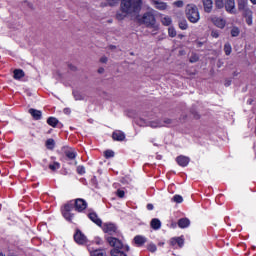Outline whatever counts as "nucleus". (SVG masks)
<instances>
[{
    "mask_svg": "<svg viewBox=\"0 0 256 256\" xmlns=\"http://www.w3.org/2000/svg\"><path fill=\"white\" fill-rule=\"evenodd\" d=\"M73 207H75V210L81 213V211H85L87 209V202L84 199L78 198L75 200V202L70 201L62 207V215L66 221H73V214L71 211H73Z\"/></svg>",
    "mask_w": 256,
    "mask_h": 256,
    "instance_id": "obj_1",
    "label": "nucleus"
},
{
    "mask_svg": "<svg viewBox=\"0 0 256 256\" xmlns=\"http://www.w3.org/2000/svg\"><path fill=\"white\" fill-rule=\"evenodd\" d=\"M143 7V0H121L120 9L124 13H128L131 17L139 15Z\"/></svg>",
    "mask_w": 256,
    "mask_h": 256,
    "instance_id": "obj_2",
    "label": "nucleus"
},
{
    "mask_svg": "<svg viewBox=\"0 0 256 256\" xmlns=\"http://www.w3.org/2000/svg\"><path fill=\"white\" fill-rule=\"evenodd\" d=\"M186 17L190 23H198L199 19H201V15L199 14V9L197 6L193 4H189L186 7Z\"/></svg>",
    "mask_w": 256,
    "mask_h": 256,
    "instance_id": "obj_3",
    "label": "nucleus"
},
{
    "mask_svg": "<svg viewBox=\"0 0 256 256\" xmlns=\"http://www.w3.org/2000/svg\"><path fill=\"white\" fill-rule=\"evenodd\" d=\"M142 23L146 27H153L155 26L156 20H155V15L152 14V12H146L142 16Z\"/></svg>",
    "mask_w": 256,
    "mask_h": 256,
    "instance_id": "obj_4",
    "label": "nucleus"
},
{
    "mask_svg": "<svg viewBox=\"0 0 256 256\" xmlns=\"http://www.w3.org/2000/svg\"><path fill=\"white\" fill-rule=\"evenodd\" d=\"M106 241L110 245V247H113V249H123V242L115 237H107Z\"/></svg>",
    "mask_w": 256,
    "mask_h": 256,
    "instance_id": "obj_5",
    "label": "nucleus"
},
{
    "mask_svg": "<svg viewBox=\"0 0 256 256\" xmlns=\"http://www.w3.org/2000/svg\"><path fill=\"white\" fill-rule=\"evenodd\" d=\"M74 241L78 245H85L87 243V236L81 232V230H76V233L74 234Z\"/></svg>",
    "mask_w": 256,
    "mask_h": 256,
    "instance_id": "obj_6",
    "label": "nucleus"
},
{
    "mask_svg": "<svg viewBox=\"0 0 256 256\" xmlns=\"http://www.w3.org/2000/svg\"><path fill=\"white\" fill-rule=\"evenodd\" d=\"M210 20L218 29H225V25H227V21L221 17L213 16Z\"/></svg>",
    "mask_w": 256,
    "mask_h": 256,
    "instance_id": "obj_7",
    "label": "nucleus"
},
{
    "mask_svg": "<svg viewBox=\"0 0 256 256\" xmlns=\"http://www.w3.org/2000/svg\"><path fill=\"white\" fill-rule=\"evenodd\" d=\"M104 233H108L109 235H113V233H117V226L113 223H106L103 226Z\"/></svg>",
    "mask_w": 256,
    "mask_h": 256,
    "instance_id": "obj_8",
    "label": "nucleus"
},
{
    "mask_svg": "<svg viewBox=\"0 0 256 256\" xmlns=\"http://www.w3.org/2000/svg\"><path fill=\"white\" fill-rule=\"evenodd\" d=\"M191 161V159L187 156H183L180 155L176 158V162L178 163V165L180 167H187V165H189V162Z\"/></svg>",
    "mask_w": 256,
    "mask_h": 256,
    "instance_id": "obj_9",
    "label": "nucleus"
},
{
    "mask_svg": "<svg viewBox=\"0 0 256 256\" xmlns=\"http://www.w3.org/2000/svg\"><path fill=\"white\" fill-rule=\"evenodd\" d=\"M151 4L155 9H159V11H165V9H167V3L159 0H151Z\"/></svg>",
    "mask_w": 256,
    "mask_h": 256,
    "instance_id": "obj_10",
    "label": "nucleus"
},
{
    "mask_svg": "<svg viewBox=\"0 0 256 256\" xmlns=\"http://www.w3.org/2000/svg\"><path fill=\"white\" fill-rule=\"evenodd\" d=\"M88 217L90 220H92L93 223L98 225V227H101V225L103 224V221H101V218H99V216H97V213L95 212L89 213Z\"/></svg>",
    "mask_w": 256,
    "mask_h": 256,
    "instance_id": "obj_11",
    "label": "nucleus"
},
{
    "mask_svg": "<svg viewBox=\"0 0 256 256\" xmlns=\"http://www.w3.org/2000/svg\"><path fill=\"white\" fill-rule=\"evenodd\" d=\"M112 139L114 141H125V133H123L121 130H116L112 134Z\"/></svg>",
    "mask_w": 256,
    "mask_h": 256,
    "instance_id": "obj_12",
    "label": "nucleus"
},
{
    "mask_svg": "<svg viewBox=\"0 0 256 256\" xmlns=\"http://www.w3.org/2000/svg\"><path fill=\"white\" fill-rule=\"evenodd\" d=\"M225 9L228 13H235V0H226Z\"/></svg>",
    "mask_w": 256,
    "mask_h": 256,
    "instance_id": "obj_13",
    "label": "nucleus"
},
{
    "mask_svg": "<svg viewBox=\"0 0 256 256\" xmlns=\"http://www.w3.org/2000/svg\"><path fill=\"white\" fill-rule=\"evenodd\" d=\"M244 17L246 19L247 25H249V26L253 25V11L245 10Z\"/></svg>",
    "mask_w": 256,
    "mask_h": 256,
    "instance_id": "obj_14",
    "label": "nucleus"
},
{
    "mask_svg": "<svg viewBox=\"0 0 256 256\" xmlns=\"http://www.w3.org/2000/svg\"><path fill=\"white\" fill-rule=\"evenodd\" d=\"M191 225V221L188 218H182L178 220V227L180 229H187Z\"/></svg>",
    "mask_w": 256,
    "mask_h": 256,
    "instance_id": "obj_15",
    "label": "nucleus"
},
{
    "mask_svg": "<svg viewBox=\"0 0 256 256\" xmlns=\"http://www.w3.org/2000/svg\"><path fill=\"white\" fill-rule=\"evenodd\" d=\"M134 243H136L138 247H141L147 243V238L145 236L137 235L134 237Z\"/></svg>",
    "mask_w": 256,
    "mask_h": 256,
    "instance_id": "obj_16",
    "label": "nucleus"
},
{
    "mask_svg": "<svg viewBox=\"0 0 256 256\" xmlns=\"http://www.w3.org/2000/svg\"><path fill=\"white\" fill-rule=\"evenodd\" d=\"M204 5V11L206 13H211V10L213 9V0H202Z\"/></svg>",
    "mask_w": 256,
    "mask_h": 256,
    "instance_id": "obj_17",
    "label": "nucleus"
},
{
    "mask_svg": "<svg viewBox=\"0 0 256 256\" xmlns=\"http://www.w3.org/2000/svg\"><path fill=\"white\" fill-rule=\"evenodd\" d=\"M162 120H153L149 122V127H151L152 129H157L159 127H165V124H163V122H161Z\"/></svg>",
    "mask_w": 256,
    "mask_h": 256,
    "instance_id": "obj_18",
    "label": "nucleus"
},
{
    "mask_svg": "<svg viewBox=\"0 0 256 256\" xmlns=\"http://www.w3.org/2000/svg\"><path fill=\"white\" fill-rule=\"evenodd\" d=\"M65 155L68 159L73 160L75 157H77V152L73 148H69L65 151Z\"/></svg>",
    "mask_w": 256,
    "mask_h": 256,
    "instance_id": "obj_19",
    "label": "nucleus"
},
{
    "mask_svg": "<svg viewBox=\"0 0 256 256\" xmlns=\"http://www.w3.org/2000/svg\"><path fill=\"white\" fill-rule=\"evenodd\" d=\"M150 225H151L152 229L157 231L158 229H161V220L157 219V218H154V219L151 220Z\"/></svg>",
    "mask_w": 256,
    "mask_h": 256,
    "instance_id": "obj_20",
    "label": "nucleus"
},
{
    "mask_svg": "<svg viewBox=\"0 0 256 256\" xmlns=\"http://www.w3.org/2000/svg\"><path fill=\"white\" fill-rule=\"evenodd\" d=\"M238 9L244 13L249 10V8H247V0H238Z\"/></svg>",
    "mask_w": 256,
    "mask_h": 256,
    "instance_id": "obj_21",
    "label": "nucleus"
},
{
    "mask_svg": "<svg viewBox=\"0 0 256 256\" xmlns=\"http://www.w3.org/2000/svg\"><path fill=\"white\" fill-rule=\"evenodd\" d=\"M43 118V112L41 110H33V119L34 121H40Z\"/></svg>",
    "mask_w": 256,
    "mask_h": 256,
    "instance_id": "obj_22",
    "label": "nucleus"
},
{
    "mask_svg": "<svg viewBox=\"0 0 256 256\" xmlns=\"http://www.w3.org/2000/svg\"><path fill=\"white\" fill-rule=\"evenodd\" d=\"M47 123L50 127H57V125H59V120L55 117H49Z\"/></svg>",
    "mask_w": 256,
    "mask_h": 256,
    "instance_id": "obj_23",
    "label": "nucleus"
},
{
    "mask_svg": "<svg viewBox=\"0 0 256 256\" xmlns=\"http://www.w3.org/2000/svg\"><path fill=\"white\" fill-rule=\"evenodd\" d=\"M161 23L163 25H165L166 27H169V25H171V23H173V20H171V17H169V16H162Z\"/></svg>",
    "mask_w": 256,
    "mask_h": 256,
    "instance_id": "obj_24",
    "label": "nucleus"
},
{
    "mask_svg": "<svg viewBox=\"0 0 256 256\" xmlns=\"http://www.w3.org/2000/svg\"><path fill=\"white\" fill-rule=\"evenodd\" d=\"M90 255L91 256H107V253L105 252V250L96 249V250L90 251Z\"/></svg>",
    "mask_w": 256,
    "mask_h": 256,
    "instance_id": "obj_25",
    "label": "nucleus"
},
{
    "mask_svg": "<svg viewBox=\"0 0 256 256\" xmlns=\"http://www.w3.org/2000/svg\"><path fill=\"white\" fill-rule=\"evenodd\" d=\"M111 256H127L125 252L122 251V249H112L110 251Z\"/></svg>",
    "mask_w": 256,
    "mask_h": 256,
    "instance_id": "obj_26",
    "label": "nucleus"
},
{
    "mask_svg": "<svg viewBox=\"0 0 256 256\" xmlns=\"http://www.w3.org/2000/svg\"><path fill=\"white\" fill-rule=\"evenodd\" d=\"M22 77H25V72L21 69L14 70V79H21Z\"/></svg>",
    "mask_w": 256,
    "mask_h": 256,
    "instance_id": "obj_27",
    "label": "nucleus"
},
{
    "mask_svg": "<svg viewBox=\"0 0 256 256\" xmlns=\"http://www.w3.org/2000/svg\"><path fill=\"white\" fill-rule=\"evenodd\" d=\"M127 15H129V13H127V12L121 10L120 12H118V13L116 14V19H117L118 21H123V19H125V17H127Z\"/></svg>",
    "mask_w": 256,
    "mask_h": 256,
    "instance_id": "obj_28",
    "label": "nucleus"
},
{
    "mask_svg": "<svg viewBox=\"0 0 256 256\" xmlns=\"http://www.w3.org/2000/svg\"><path fill=\"white\" fill-rule=\"evenodd\" d=\"M46 147L47 149H49L50 151H53V149H55V140H53L52 138L48 139L46 141Z\"/></svg>",
    "mask_w": 256,
    "mask_h": 256,
    "instance_id": "obj_29",
    "label": "nucleus"
},
{
    "mask_svg": "<svg viewBox=\"0 0 256 256\" xmlns=\"http://www.w3.org/2000/svg\"><path fill=\"white\" fill-rule=\"evenodd\" d=\"M233 52V48L231 47L230 43H226L224 44V53L225 55H231V53Z\"/></svg>",
    "mask_w": 256,
    "mask_h": 256,
    "instance_id": "obj_30",
    "label": "nucleus"
},
{
    "mask_svg": "<svg viewBox=\"0 0 256 256\" xmlns=\"http://www.w3.org/2000/svg\"><path fill=\"white\" fill-rule=\"evenodd\" d=\"M188 28L189 25L187 24V20H181L179 22V29H181L182 31H187Z\"/></svg>",
    "mask_w": 256,
    "mask_h": 256,
    "instance_id": "obj_31",
    "label": "nucleus"
},
{
    "mask_svg": "<svg viewBox=\"0 0 256 256\" xmlns=\"http://www.w3.org/2000/svg\"><path fill=\"white\" fill-rule=\"evenodd\" d=\"M73 95H74V99L76 101H83L85 99V96H83V94H81L80 92L78 91H74L73 92Z\"/></svg>",
    "mask_w": 256,
    "mask_h": 256,
    "instance_id": "obj_32",
    "label": "nucleus"
},
{
    "mask_svg": "<svg viewBox=\"0 0 256 256\" xmlns=\"http://www.w3.org/2000/svg\"><path fill=\"white\" fill-rule=\"evenodd\" d=\"M49 169H51V171H57V169H61V164L59 162L49 164Z\"/></svg>",
    "mask_w": 256,
    "mask_h": 256,
    "instance_id": "obj_33",
    "label": "nucleus"
},
{
    "mask_svg": "<svg viewBox=\"0 0 256 256\" xmlns=\"http://www.w3.org/2000/svg\"><path fill=\"white\" fill-rule=\"evenodd\" d=\"M104 155L106 159H111V157H115V152H113V150H106Z\"/></svg>",
    "mask_w": 256,
    "mask_h": 256,
    "instance_id": "obj_34",
    "label": "nucleus"
},
{
    "mask_svg": "<svg viewBox=\"0 0 256 256\" xmlns=\"http://www.w3.org/2000/svg\"><path fill=\"white\" fill-rule=\"evenodd\" d=\"M169 37H177V31L173 27L168 28Z\"/></svg>",
    "mask_w": 256,
    "mask_h": 256,
    "instance_id": "obj_35",
    "label": "nucleus"
},
{
    "mask_svg": "<svg viewBox=\"0 0 256 256\" xmlns=\"http://www.w3.org/2000/svg\"><path fill=\"white\" fill-rule=\"evenodd\" d=\"M172 201H174V203H183V196L174 195V197L172 198Z\"/></svg>",
    "mask_w": 256,
    "mask_h": 256,
    "instance_id": "obj_36",
    "label": "nucleus"
},
{
    "mask_svg": "<svg viewBox=\"0 0 256 256\" xmlns=\"http://www.w3.org/2000/svg\"><path fill=\"white\" fill-rule=\"evenodd\" d=\"M120 0H106L107 5L109 7H115V5H119Z\"/></svg>",
    "mask_w": 256,
    "mask_h": 256,
    "instance_id": "obj_37",
    "label": "nucleus"
},
{
    "mask_svg": "<svg viewBox=\"0 0 256 256\" xmlns=\"http://www.w3.org/2000/svg\"><path fill=\"white\" fill-rule=\"evenodd\" d=\"M239 33H240V31H239V29L237 27H233L231 29V36L232 37H239Z\"/></svg>",
    "mask_w": 256,
    "mask_h": 256,
    "instance_id": "obj_38",
    "label": "nucleus"
},
{
    "mask_svg": "<svg viewBox=\"0 0 256 256\" xmlns=\"http://www.w3.org/2000/svg\"><path fill=\"white\" fill-rule=\"evenodd\" d=\"M161 123H163L164 127H167V125H171V123H173V120L169 118H164L163 120H161Z\"/></svg>",
    "mask_w": 256,
    "mask_h": 256,
    "instance_id": "obj_39",
    "label": "nucleus"
},
{
    "mask_svg": "<svg viewBox=\"0 0 256 256\" xmlns=\"http://www.w3.org/2000/svg\"><path fill=\"white\" fill-rule=\"evenodd\" d=\"M215 5L218 9H223L225 4L223 3V0H215Z\"/></svg>",
    "mask_w": 256,
    "mask_h": 256,
    "instance_id": "obj_40",
    "label": "nucleus"
},
{
    "mask_svg": "<svg viewBox=\"0 0 256 256\" xmlns=\"http://www.w3.org/2000/svg\"><path fill=\"white\" fill-rule=\"evenodd\" d=\"M184 243H185V240H183V238L181 237L176 238V245H178L179 247H183Z\"/></svg>",
    "mask_w": 256,
    "mask_h": 256,
    "instance_id": "obj_41",
    "label": "nucleus"
},
{
    "mask_svg": "<svg viewBox=\"0 0 256 256\" xmlns=\"http://www.w3.org/2000/svg\"><path fill=\"white\" fill-rule=\"evenodd\" d=\"M148 251H151V253H155V251H157V246L155 244H149Z\"/></svg>",
    "mask_w": 256,
    "mask_h": 256,
    "instance_id": "obj_42",
    "label": "nucleus"
},
{
    "mask_svg": "<svg viewBox=\"0 0 256 256\" xmlns=\"http://www.w3.org/2000/svg\"><path fill=\"white\" fill-rule=\"evenodd\" d=\"M77 173H79V175H84V173H85V167H83V166H78V167H77Z\"/></svg>",
    "mask_w": 256,
    "mask_h": 256,
    "instance_id": "obj_43",
    "label": "nucleus"
},
{
    "mask_svg": "<svg viewBox=\"0 0 256 256\" xmlns=\"http://www.w3.org/2000/svg\"><path fill=\"white\" fill-rule=\"evenodd\" d=\"M211 36L214 37V39H219V31L212 30Z\"/></svg>",
    "mask_w": 256,
    "mask_h": 256,
    "instance_id": "obj_44",
    "label": "nucleus"
},
{
    "mask_svg": "<svg viewBox=\"0 0 256 256\" xmlns=\"http://www.w3.org/2000/svg\"><path fill=\"white\" fill-rule=\"evenodd\" d=\"M117 196L120 197V199H123V197H125V191L117 190Z\"/></svg>",
    "mask_w": 256,
    "mask_h": 256,
    "instance_id": "obj_45",
    "label": "nucleus"
},
{
    "mask_svg": "<svg viewBox=\"0 0 256 256\" xmlns=\"http://www.w3.org/2000/svg\"><path fill=\"white\" fill-rule=\"evenodd\" d=\"M170 245H171L172 247H175V245H177V238H172V239L170 240Z\"/></svg>",
    "mask_w": 256,
    "mask_h": 256,
    "instance_id": "obj_46",
    "label": "nucleus"
},
{
    "mask_svg": "<svg viewBox=\"0 0 256 256\" xmlns=\"http://www.w3.org/2000/svg\"><path fill=\"white\" fill-rule=\"evenodd\" d=\"M174 5H175L176 7H183V1L178 0V1L174 2Z\"/></svg>",
    "mask_w": 256,
    "mask_h": 256,
    "instance_id": "obj_47",
    "label": "nucleus"
},
{
    "mask_svg": "<svg viewBox=\"0 0 256 256\" xmlns=\"http://www.w3.org/2000/svg\"><path fill=\"white\" fill-rule=\"evenodd\" d=\"M107 61H108L107 56H102V57L100 58V63H107Z\"/></svg>",
    "mask_w": 256,
    "mask_h": 256,
    "instance_id": "obj_48",
    "label": "nucleus"
},
{
    "mask_svg": "<svg viewBox=\"0 0 256 256\" xmlns=\"http://www.w3.org/2000/svg\"><path fill=\"white\" fill-rule=\"evenodd\" d=\"M199 58L197 56L190 58V63H195Z\"/></svg>",
    "mask_w": 256,
    "mask_h": 256,
    "instance_id": "obj_49",
    "label": "nucleus"
},
{
    "mask_svg": "<svg viewBox=\"0 0 256 256\" xmlns=\"http://www.w3.org/2000/svg\"><path fill=\"white\" fill-rule=\"evenodd\" d=\"M146 207H147L148 211H153V209H154L153 204H147Z\"/></svg>",
    "mask_w": 256,
    "mask_h": 256,
    "instance_id": "obj_50",
    "label": "nucleus"
},
{
    "mask_svg": "<svg viewBox=\"0 0 256 256\" xmlns=\"http://www.w3.org/2000/svg\"><path fill=\"white\" fill-rule=\"evenodd\" d=\"M96 243H97V245H102L103 244V240H101V238H97L96 239Z\"/></svg>",
    "mask_w": 256,
    "mask_h": 256,
    "instance_id": "obj_51",
    "label": "nucleus"
},
{
    "mask_svg": "<svg viewBox=\"0 0 256 256\" xmlns=\"http://www.w3.org/2000/svg\"><path fill=\"white\" fill-rule=\"evenodd\" d=\"M98 73H100V74L105 73V68H103V67L99 68Z\"/></svg>",
    "mask_w": 256,
    "mask_h": 256,
    "instance_id": "obj_52",
    "label": "nucleus"
},
{
    "mask_svg": "<svg viewBox=\"0 0 256 256\" xmlns=\"http://www.w3.org/2000/svg\"><path fill=\"white\" fill-rule=\"evenodd\" d=\"M122 249H125V251H129V250H130V248H129L128 245H123V248H122Z\"/></svg>",
    "mask_w": 256,
    "mask_h": 256,
    "instance_id": "obj_53",
    "label": "nucleus"
},
{
    "mask_svg": "<svg viewBox=\"0 0 256 256\" xmlns=\"http://www.w3.org/2000/svg\"><path fill=\"white\" fill-rule=\"evenodd\" d=\"M28 113H30V115H33V108H30V109L28 110Z\"/></svg>",
    "mask_w": 256,
    "mask_h": 256,
    "instance_id": "obj_54",
    "label": "nucleus"
},
{
    "mask_svg": "<svg viewBox=\"0 0 256 256\" xmlns=\"http://www.w3.org/2000/svg\"><path fill=\"white\" fill-rule=\"evenodd\" d=\"M64 113H71V111L68 108H66L64 109Z\"/></svg>",
    "mask_w": 256,
    "mask_h": 256,
    "instance_id": "obj_55",
    "label": "nucleus"
},
{
    "mask_svg": "<svg viewBox=\"0 0 256 256\" xmlns=\"http://www.w3.org/2000/svg\"><path fill=\"white\" fill-rule=\"evenodd\" d=\"M70 69H71L72 71H75L77 68H76L75 66H70Z\"/></svg>",
    "mask_w": 256,
    "mask_h": 256,
    "instance_id": "obj_56",
    "label": "nucleus"
},
{
    "mask_svg": "<svg viewBox=\"0 0 256 256\" xmlns=\"http://www.w3.org/2000/svg\"><path fill=\"white\" fill-rule=\"evenodd\" d=\"M179 39H183V37H185L183 34H179L178 35Z\"/></svg>",
    "mask_w": 256,
    "mask_h": 256,
    "instance_id": "obj_57",
    "label": "nucleus"
},
{
    "mask_svg": "<svg viewBox=\"0 0 256 256\" xmlns=\"http://www.w3.org/2000/svg\"><path fill=\"white\" fill-rule=\"evenodd\" d=\"M253 5H256V0H250Z\"/></svg>",
    "mask_w": 256,
    "mask_h": 256,
    "instance_id": "obj_58",
    "label": "nucleus"
},
{
    "mask_svg": "<svg viewBox=\"0 0 256 256\" xmlns=\"http://www.w3.org/2000/svg\"><path fill=\"white\" fill-rule=\"evenodd\" d=\"M229 85H231V82H227V83L225 84L226 87H229Z\"/></svg>",
    "mask_w": 256,
    "mask_h": 256,
    "instance_id": "obj_59",
    "label": "nucleus"
},
{
    "mask_svg": "<svg viewBox=\"0 0 256 256\" xmlns=\"http://www.w3.org/2000/svg\"><path fill=\"white\" fill-rule=\"evenodd\" d=\"M0 256H5L3 253L0 252Z\"/></svg>",
    "mask_w": 256,
    "mask_h": 256,
    "instance_id": "obj_60",
    "label": "nucleus"
},
{
    "mask_svg": "<svg viewBox=\"0 0 256 256\" xmlns=\"http://www.w3.org/2000/svg\"><path fill=\"white\" fill-rule=\"evenodd\" d=\"M34 207H37V203L34 204Z\"/></svg>",
    "mask_w": 256,
    "mask_h": 256,
    "instance_id": "obj_61",
    "label": "nucleus"
}]
</instances>
